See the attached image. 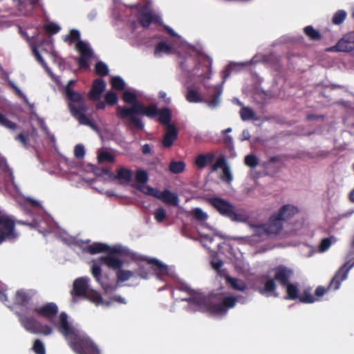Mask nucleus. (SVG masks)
Wrapping results in <instances>:
<instances>
[{
    "mask_svg": "<svg viewBox=\"0 0 354 354\" xmlns=\"http://www.w3.org/2000/svg\"><path fill=\"white\" fill-rule=\"evenodd\" d=\"M225 166H228L226 163V160L224 156H221L216 159V162L211 165V171H216L220 168H224Z\"/></svg>",
    "mask_w": 354,
    "mask_h": 354,
    "instance_id": "45",
    "label": "nucleus"
},
{
    "mask_svg": "<svg viewBox=\"0 0 354 354\" xmlns=\"http://www.w3.org/2000/svg\"><path fill=\"white\" fill-rule=\"evenodd\" d=\"M97 159L100 162H114L115 160L113 153L104 149L97 151Z\"/></svg>",
    "mask_w": 354,
    "mask_h": 354,
    "instance_id": "33",
    "label": "nucleus"
},
{
    "mask_svg": "<svg viewBox=\"0 0 354 354\" xmlns=\"http://www.w3.org/2000/svg\"><path fill=\"white\" fill-rule=\"evenodd\" d=\"M35 312L56 326L68 341L71 347L76 353L100 354L98 348L86 334L68 322L66 313H62L59 316L58 322H56L58 308L55 303H48L41 308L28 309L26 313H19L20 322L26 330L44 335H48L53 333V329L50 326H41L35 318L28 317Z\"/></svg>",
    "mask_w": 354,
    "mask_h": 354,
    "instance_id": "2",
    "label": "nucleus"
},
{
    "mask_svg": "<svg viewBox=\"0 0 354 354\" xmlns=\"http://www.w3.org/2000/svg\"><path fill=\"white\" fill-rule=\"evenodd\" d=\"M178 136L177 129L174 124H168L163 138L162 145L165 147H170L176 140Z\"/></svg>",
    "mask_w": 354,
    "mask_h": 354,
    "instance_id": "24",
    "label": "nucleus"
},
{
    "mask_svg": "<svg viewBox=\"0 0 354 354\" xmlns=\"http://www.w3.org/2000/svg\"><path fill=\"white\" fill-rule=\"evenodd\" d=\"M159 121L166 125V127L168 124H171L170 123V120L171 118V113L169 109H162L159 113Z\"/></svg>",
    "mask_w": 354,
    "mask_h": 354,
    "instance_id": "38",
    "label": "nucleus"
},
{
    "mask_svg": "<svg viewBox=\"0 0 354 354\" xmlns=\"http://www.w3.org/2000/svg\"><path fill=\"white\" fill-rule=\"evenodd\" d=\"M19 30L20 33L24 38L26 39L29 45L30 46L33 55H35L37 60L45 68L46 71L48 73L50 77L57 84H60L61 82L59 77L54 76L50 68L47 66L46 62L44 61V59H43L37 49L38 46H43V50L50 54L54 62L57 64L59 66H61L63 64V59L59 56V53L55 50L53 39H39V31L37 28L34 30V32L32 33V35L30 37H29L27 32L23 30L21 28H19Z\"/></svg>",
    "mask_w": 354,
    "mask_h": 354,
    "instance_id": "5",
    "label": "nucleus"
},
{
    "mask_svg": "<svg viewBox=\"0 0 354 354\" xmlns=\"http://www.w3.org/2000/svg\"><path fill=\"white\" fill-rule=\"evenodd\" d=\"M185 164L183 161H172L169 165L171 172L174 174H179L185 170Z\"/></svg>",
    "mask_w": 354,
    "mask_h": 354,
    "instance_id": "41",
    "label": "nucleus"
},
{
    "mask_svg": "<svg viewBox=\"0 0 354 354\" xmlns=\"http://www.w3.org/2000/svg\"><path fill=\"white\" fill-rule=\"evenodd\" d=\"M0 125L5 127L6 128L11 130L16 129L17 125L15 122L9 120L3 114L0 113Z\"/></svg>",
    "mask_w": 354,
    "mask_h": 354,
    "instance_id": "46",
    "label": "nucleus"
},
{
    "mask_svg": "<svg viewBox=\"0 0 354 354\" xmlns=\"http://www.w3.org/2000/svg\"><path fill=\"white\" fill-rule=\"evenodd\" d=\"M132 259L139 263L147 262L150 269L153 271L158 279L162 280L165 276L174 277V272L171 268L156 259H149L138 254H133Z\"/></svg>",
    "mask_w": 354,
    "mask_h": 354,
    "instance_id": "14",
    "label": "nucleus"
},
{
    "mask_svg": "<svg viewBox=\"0 0 354 354\" xmlns=\"http://www.w3.org/2000/svg\"><path fill=\"white\" fill-rule=\"evenodd\" d=\"M90 279L87 277H82L76 279L73 283L72 295L83 296L97 306L104 305L105 302L99 292L90 287ZM109 305V303H106Z\"/></svg>",
    "mask_w": 354,
    "mask_h": 354,
    "instance_id": "9",
    "label": "nucleus"
},
{
    "mask_svg": "<svg viewBox=\"0 0 354 354\" xmlns=\"http://www.w3.org/2000/svg\"><path fill=\"white\" fill-rule=\"evenodd\" d=\"M136 187L142 193L156 198L157 197L159 191L158 189H155L147 185H145V183L142 185H136Z\"/></svg>",
    "mask_w": 354,
    "mask_h": 354,
    "instance_id": "37",
    "label": "nucleus"
},
{
    "mask_svg": "<svg viewBox=\"0 0 354 354\" xmlns=\"http://www.w3.org/2000/svg\"><path fill=\"white\" fill-rule=\"evenodd\" d=\"M106 84L102 79H97L93 83V86L89 92V97L95 100L101 97L102 93L106 89Z\"/></svg>",
    "mask_w": 354,
    "mask_h": 354,
    "instance_id": "22",
    "label": "nucleus"
},
{
    "mask_svg": "<svg viewBox=\"0 0 354 354\" xmlns=\"http://www.w3.org/2000/svg\"><path fill=\"white\" fill-rule=\"evenodd\" d=\"M37 121H38V123H39L40 127L41 128L43 131L45 133L46 137L50 140V141L51 142L53 145L55 147V144H56L55 137L49 131V129H48V127H47V125H46V124L45 122L44 119H43L41 118H39L37 115Z\"/></svg>",
    "mask_w": 354,
    "mask_h": 354,
    "instance_id": "34",
    "label": "nucleus"
},
{
    "mask_svg": "<svg viewBox=\"0 0 354 354\" xmlns=\"http://www.w3.org/2000/svg\"><path fill=\"white\" fill-rule=\"evenodd\" d=\"M176 50L174 44L169 45L165 42H159L154 50V55L156 57H161L163 54H172Z\"/></svg>",
    "mask_w": 354,
    "mask_h": 354,
    "instance_id": "29",
    "label": "nucleus"
},
{
    "mask_svg": "<svg viewBox=\"0 0 354 354\" xmlns=\"http://www.w3.org/2000/svg\"><path fill=\"white\" fill-rule=\"evenodd\" d=\"M208 202L222 216L228 218L232 221L245 223L250 218V216L244 209L236 210L234 205L227 200L219 197H212L208 198Z\"/></svg>",
    "mask_w": 354,
    "mask_h": 354,
    "instance_id": "8",
    "label": "nucleus"
},
{
    "mask_svg": "<svg viewBox=\"0 0 354 354\" xmlns=\"http://www.w3.org/2000/svg\"><path fill=\"white\" fill-rule=\"evenodd\" d=\"M75 80H70L65 88V92L67 97L71 101L68 104L71 112L73 116L79 122L80 124L90 127L92 129L96 131L100 136H102L99 129L97 125L93 123L85 112L88 109V106L82 95L73 89L71 86L75 84Z\"/></svg>",
    "mask_w": 354,
    "mask_h": 354,
    "instance_id": "6",
    "label": "nucleus"
},
{
    "mask_svg": "<svg viewBox=\"0 0 354 354\" xmlns=\"http://www.w3.org/2000/svg\"><path fill=\"white\" fill-rule=\"evenodd\" d=\"M104 301L105 303H108V302L109 303V305H106V304H104L103 306H110L114 301H117V302L120 303V304H125L126 303L125 299L123 297H122L121 296H115V297H112L110 299V301H106V300L104 299Z\"/></svg>",
    "mask_w": 354,
    "mask_h": 354,
    "instance_id": "61",
    "label": "nucleus"
},
{
    "mask_svg": "<svg viewBox=\"0 0 354 354\" xmlns=\"http://www.w3.org/2000/svg\"><path fill=\"white\" fill-rule=\"evenodd\" d=\"M250 226L253 230V234L251 236L239 239L252 245L266 239L269 235L279 234L283 230V222L274 213L270 216L266 223L261 225L250 224Z\"/></svg>",
    "mask_w": 354,
    "mask_h": 354,
    "instance_id": "7",
    "label": "nucleus"
},
{
    "mask_svg": "<svg viewBox=\"0 0 354 354\" xmlns=\"http://www.w3.org/2000/svg\"><path fill=\"white\" fill-rule=\"evenodd\" d=\"M201 236L202 238L201 243H203V246L208 248L209 246L207 245V242L212 243L213 241V238L208 234H201Z\"/></svg>",
    "mask_w": 354,
    "mask_h": 354,
    "instance_id": "63",
    "label": "nucleus"
},
{
    "mask_svg": "<svg viewBox=\"0 0 354 354\" xmlns=\"http://www.w3.org/2000/svg\"><path fill=\"white\" fill-rule=\"evenodd\" d=\"M19 203L28 214H32L36 212H38V214L33 218L32 223H30V225L44 236H46L47 234H53L66 244L78 245L84 251L91 254L108 252L106 255L101 257L97 261L93 263L91 273L106 293L111 292L116 289L117 286L114 281H111L108 276L102 274L100 266L105 265L111 269L119 270L122 267L123 261L118 258V254L125 253L132 258V254H136L135 252H129V250L121 245H115L111 248L107 244L99 242L84 247L83 245L88 243L89 240L83 242L75 239L68 235L65 231L61 230L48 215H40V213L42 212V207L40 202L28 197L24 198L22 201H19Z\"/></svg>",
    "mask_w": 354,
    "mask_h": 354,
    "instance_id": "1",
    "label": "nucleus"
},
{
    "mask_svg": "<svg viewBox=\"0 0 354 354\" xmlns=\"http://www.w3.org/2000/svg\"><path fill=\"white\" fill-rule=\"evenodd\" d=\"M29 5L26 4L22 0H0V5L9 6L5 10L10 12L15 16L30 15L36 6H41L40 0H28Z\"/></svg>",
    "mask_w": 354,
    "mask_h": 354,
    "instance_id": "12",
    "label": "nucleus"
},
{
    "mask_svg": "<svg viewBox=\"0 0 354 354\" xmlns=\"http://www.w3.org/2000/svg\"><path fill=\"white\" fill-rule=\"evenodd\" d=\"M292 271L283 266H279L276 269L274 279L281 283L284 286L288 283V279L292 275Z\"/></svg>",
    "mask_w": 354,
    "mask_h": 354,
    "instance_id": "28",
    "label": "nucleus"
},
{
    "mask_svg": "<svg viewBox=\"0 0 354 354\" xmlns=\"http://www.w3.org/2000/svg\"><path fill=\"white\" fill-rule=\"evenodd\" d=\"M354 255L353 252L351 250L348 255V260L336 272L335 275L331 280L327 288L319 286L315 290V295L317 297L323 296L328 290L332 289L334 290H337L341 285V283L346 280L350 270L354 266V261H353L352 256Z\"/></svg>",
    "mask_w": 354,
    "mask_h": 354,
    "instance_id": "10",
    "label": "nucleus"
},
{
    "mask_svg": "<svg viewBox=\"0 0 354 354\" xmlns=\"http://www.w3.org/2000/svg\"><path fill=\"white\" fill-rule=\"evenodd\" d=\"M18 237L15 231V223L12 218L0 209V244L3 241H13Z\"/></svg>",
    "mask_w": 354,
    "mask_h": 354,
    "instance_id": "15",
    "label": "nucleus"
},
{
    "mask_svg": "<svg viewBox=\"0 0 354 354\" xmlns=\"http://www.w3.org/2000/svg\"><path fill=\"white\" fill-rule=\"evenodd\" d=\"M154 218L159 223L163 221L166 218V211L162 207L158 208L154 212Z\"/></svg>",
    "mask_w": 354,
    "mask_h": 354,
    "instance_id": "56",
    "label": "nucleus"
},
{
    "mask_svg": "<svg viewBox=\"0 0 354 354\" xmlns=\"http://www.w3.org/2000/svg\"><path fill=\"white\" fill-rule=\"evenodd\" d=\"M32 349L36 354H46L44 344L39 339L35 341Z\"/></svg>",
    "mask_w": 354,
    "mask_h": 354,
    "instance_id": "52",
    "label": "nucleus"
},
{
    "mask_svg": "<svg viewBox=\"0 0 354 354\" xmlns=\"http://www.w3.org/2000/svg\"><path fill=\"white\" fill-rule=\"evenodd\" d=\"M44 29L46 32L55 34L60 30V27L57 24L49 23L44 26Z\"/></svg>",
    "mask_w": 354,
    "mask_h": 354,
    "instance_id": "57",
    "label": "nucleus"
},
{
    "mask_svg": "<svg viewBox=\"0 0 354 354\" xmlns=\"http://www.w3.org/2000/svg\"><path fill=\"white\" fill-rule=\"evenodd\" d=\"M222 179L228 183H230L233 180L232 174L229 166H225L223 169Z\"/></svg>",
    "mask_w": 354,
    "mask_h": 354,
    "instance_id": "55",
    "label": "nucleus"
},
{
    "mask_svg": "<svg viewBox=\"0 0 354 354\" xmlns=\"http://www.w3.org/2000/svg\"><path fill=\"white\" fill-rule=\"evenodd\" d=\"M347 13L345 10H339L334 14L332 19V22L335 25H339L344 22Z\"/></svg>",
    "mask_w": 354,
    "mask_h": 354,
    "instance_id": "42",
    "label": "nucleus"
},
{
    "mask_svg": "<svg viewBox=\"0 0 354 354\" xmlns=\"http://www.w3.org/2000/svg\"><path fill=\"white\" fill-rule=\"evenodd\" d=\"M156 198L165 203L174 206L178 205L179 199L178 195L169 190L158 191Z\"/></svg>",
    "mask_w": 354,
    "mask_h": 354,
    "instance_id": "23",
    "label": "nucleus"
},
{
    "mask_svg": "<svg viewBox=\"0 0 354 354\" xmlns=\"http://www.w3.org/2000/svg\"><path fill=\"white\" fill-rule=\"evenodd\" d=\"M258 158L253 154H249L245 158V164L251 168L256 167L258 165Z\"/></svg>",
    "mask_w": 354,
    "mask_h": 354,
    "instance_id": "48",
    "label": "nucleus"
},
{
    "mask_svg": "<svg viewBox=\"0 0 354 354\" xmlns=\"http://www.w3.org/2000/svg\"><path fill=\"white\" fill-rule=\"evenodd\" d=\"M238 64H239L231 63L226 68H225L223 71V72L221 73L222 78H223V81L221 82V85H217V86H214V90L215 93L212 95V100H210L207 102L208 106L209 107L214 109V108L216 107L219 104V103H220V97H221V95L222 94V92H223V84H224V82H225L227 78L230 75L231 73L234 71L235 68L236 67V66Z\"/></svg>",
    "mask_w": 354,
    "mask_h": 354,
    "instance_id": "18",
    "label": "nucleus"
},
{
    "mask_svg": "<svg viewBox=\"0 0 354 354\" xmlns=\"http://www.w3.org/2000/svg\"><path fill=\"white\" fill-rule=\"evenodd\" d=\"M138 18L144 28H147L153 23H161L160 15L153 10L150 3H147L139 9Z\"/></svg>",
    "mask_w": 354,
    "mask_h": 354,
    "instance_id": "16",
    "label": "nucleus"
},
{
    "mask_svg": "<svg viewBox=\"0 0 354 354\" xmlns=\"http://www.w3.org/2000/svg\"><path fill=\"white\" fill-rule=\"evenodd\" d=\"M211 263H212V268L217 271H218L223 266V261H221L220 259H218L216 258H214L212 260Z\"/></svg>",
    "mask_w": 354,
    "mask_h": 354,
    "instance_id": "62",
    "label": "nucleus"
},
{
    "mask_svg": "<svg viewBox=\"0 0 354 354\" xmlns=\"http://www.w3.org/2000/svg\"><path fill=\"white\" fill-rule=\"evenodd\" d=\"M139 96V92L133 88L124 91L122 96L123 100L132 106L131 107L118 106L116 112L118 118L129 120V125H133L138 129L142 130L145 126L138 115L154 117L158 114V109L153 104L145 106L138 100Z\"/></svg>",
    "mask_w": 354,
    "mask_h": 354,
    "instance_id": "4",
    "label": "nucleus"
},
{
    "mask_svg": "<svg viewBox=\"0 0 354 354\" xmlns=\"http://www.w3.org/2000/svg\"><path fill=\"white\" fill-rule=\"evenodd\" d=\"M74 153L76 158H82L85 154V149L83 145H77L74 149Z\"/></svg>",
    "mask_w": 354,
    "mask_h": 354,
    "instance_id": "58",
    "label": "nucleus"
},
{
    "mask_svg": "<svg viewBox=\"0 0 354 354\" xmlns=\"http://www.w3.org/2000/svg\"><path fill=\"white\" fill-rule=\"evenodd\" d=\"M134 274V272L130 270H125L119 269L117 273L118 281L124 282L129 280Z\"/></svg>",
    "mask_w": 354,
    "mask_h": 354,
    "instance_id": "43",
    "label": "nucleus"
},
{
    "mask_svg": "<svg viewBox=\"0 0 354 354\" xmlns=\"http://www.w3.org/2000/svg\"><path fill=\"white\" fill-rule=\"evenodd\" d=\"M32 294L30 291L20 290H18L15 295V304L21 308H24V310H21L20 312H17V314L19 315V313H26L29 309L27 308V305L29 301L32 298Z\"/></svg>",
    "mask_w": 354,
    "mask_h": 354,
    "instance_id": "21",
    "label": "nucleus"
},
{
    "mask_svg": "<svg viewBox=\"0 0 354 354\" xmlns=\"http://www.w3.org/2000/svg\"><path fill=\"white\" fill-rule=\"evenodd\" d=\"M95 71L100 75H106L109 72L108 66L104 62H99L95 65Z\"/></svg>",
    "mask_w": 354,
    "mask_h": 354,
    "instance_id": "51",
    "label": "nucleus"
},
{
    "mask_svg": "<svg viewBox=\"0 0 354 354\" xmlns=\"http://www.w3.org/2000/svg\"><path fill=\"white\" fill-rule=\"evenodd\" d=\"M111 84L113 89L118 91H123L126 86L125 82L119 76L112 77L111 80Z\"/></svg>",
    "mask_w": 354,
    "mask_h": 354,
    "instance_id": "39",
    "label": "nucleus"
},
{
    "mask_svg": "<svg viewBox=\"0 0 354 354\" xmlns=\"http://www.w3.org/2000/svg\"><path fill=\"white\" fill-rule=\"evenodd\" d=\"M165 28L171 36L176 37V40L173 44L175 45L176 47V50L174 51V53H175L176 52H177V53H179V51H177L178 47H182L183 49L186 50L194 49V47L188 44L185 41H184L182 39V37L176 33L171 28L167 26H165Z\"/></svg>",
    "mask_w": 354,
    "mask_h": 354,
    "instance_id": "26",
    "label": "nucleus"
},
{
    "mask_svg": "<svg viewBox=\"0 0 354 354\" xmlns=\"http://www.w3.org/2000/svg\"><path fill=\"white\" fill-rule=\"evenodd\" d=\"M240 115L243 121L250 120H257V118L254 111L249 107L243 106L240 111Z\"/></svg>",
    "mask_w": 354,
    "mask_h": 354,
    "instance_id": "35",
    "label": "nucleus"
},
{
    "mask_svg": "<svg viewBox=\"0 0 354 354\" xmlns=\"http://www.w3.org/2000/svg\"><path fill=\"white\" fill-rule=\"evenodd\" d=\"M11 85L12 88L15 90V91L18 93V95L23 97L27 104H29L27 97L22 93V91L14 84H12Z\"/></svg>",
    "mask_w": 354,
    "mask_h": 354,
    "instance_id": "64",
    "label": "nucleus"
},
{
    "mask_svg": "<svg viewBox=\"0 0 354 354\" xmlns=\"http://www.w3.org/2000/svg\"><path fill=\"white\" fill-rule=\"evenodd\" d=\"M80 34L77 30H72L70 33L66 35L65 41L73 42L77 40L76 49L79 52L80 57L79 58V66L82 68L88 67V61L93 56V50L88 43L80 40Z\"/></svg>",
    "mask_w": 354,
    "mask_h": 354,
    "instance_id": "11",
    "label": "nucleus"
},
{
    "mask_svg": "<svg viewBox=\"0 0 354 354\" xmlns=\"http://www.w3.org/2000/svg\"><path fill=\"white\" fill-rule=\"evenodd\" d=\"M214 153H201L197 156L195 160V164L199 169H203L206 166L212 164L214 160Z\"/></svg>",
    "mask_w": 354,
    "mask_h": 354,
    "instance_id": "25",
    "label": "nucleus"
},
{
    "mask_svg": "<svg viewBox=\"0 0 354 354\" xmlns=\"http://www.w3.org/2000/svg\"><path fill=\"white\" fill-rule=\"evenodd\" d=\"M136 274L142 279H147L149 277L150 272L149 268L142 264H139V268L136 271Z\"/></svg>",
    "mask_w": 354,
    "mask_h": 354,
    "instance_id": "54",
    "label": "nucleus"
},
{
    "mask_svg": "<svg viewBox=\"0 0 354 354\" xmlns=\"http://www.w3.org/2000/svg\"><path fill=\"white\" fill-rule=\"evenodd\" d=\"M137 185H142L148 181V174L144 170H138L135 174Z\"/></svg>",
    "mask_w": 354,
    "mask_h": 354,
    "instance_id": "44",
    "label": "nucleus"
},
{
    "mask_svg": "<svg viewBox=\"0 0 354 354\" xmlns=\"http://www.w3.org/2000/svg\"><path fill=\"white\" fill-rule=\"evenodd\" d=\"M354 50V31L345 34L336 45L327 49L328 51L351 52Z\"/></svg>",
    "mask_w": 354,
    "mask_h": 354,
    "instance_id": "19",
    "label": "nucleus"
},
{
    "mask_svg": "<svg viewBox=\"0 0 354 354\" xmlns=\"http://www.w3.org/2000/svg\"><path fill=\"white\" fill-rule=\"evenodd\" d=\"M286 288L288 297L291 299H295L298 297L299 289L297 285L294 283H288L284 286Z\"/></svg>",
    "mask_w": 354,
    "mask_h": 354,
    "instance_id": "40",
    "label": "nucleus"
},
{
    "mask_svg": "<svg viewBox=\"0 0 354 354\" xmlns=\"http://www.w3.org/2000/svg\"><path fill=\"white\" fill-rule=\"evenodd\" d=\"M225 279L227 283L234 290L243 291L247 288L245 283L241 279L229 276H227Z\"/></svg>",
    "mask_w": 354,
    "mask_h": 354,
    "instance_id": "32",
    "label": "nucleus"
},
{
    "mask_svg": "<svg viewBox=\"0 0 354 354\" xmlns=\"http://www.w3.org/2000/svg\"><path fill=\"white\" fill-rule=\"evenodd\" d=\"M105 100L108 104L114 105L118 103V97L113 91H108L105 95Z\"/></svg>",
    "mask_w": 354,
    "mask_h": 354,
    "instance_id": "53",
    "label": "nucleus"
},
{
    "mask_svg": "<svg viewBox=\"0 0 354 354\" xmlns=\"http://www.w3.org/2000/svg\"><path fill=\"white\" fill-rule=\"evenodd\" d=\"M61 165L62 168L66 167L65 171L68 173L70 180L79 183L82 180H86L84 169L75 161L66 159L62 162Z\"/></svg>",
    "mask_w": 354,
    "mask_h": 354,
    "instance_id": "17",
    "label": "nucleus"
},
{
    "mask_svg": "<svg viewBox=\"0 0 354 354\" xmlns=\"http://www.w3.org/2000/svg\"><path fill=\"white\" fill-rule=\"evenodd\" d=\"M337 239L331 236L330 237L324 238L322 240L319 245V252H324L329 249V248L336 243Z\"/></svg>",
    "mask_w": 354,
    "mask_h": 354,
    "instance_id": "36",
    "label": "nucleus"
},
{
    "mask_svg": "<svg viewBox=\"0 0 354 354\" xmlns=\"http://www.w3.org/2000/svg\"><path fill=\"white\" fill-rule=\"evenodd\" d=\"M274 214L283 223L288 222L299 214V209L293 205L287 204L281 206Z\"/></svg>",
    "mask_w": 354,
    "mask_h": 354,
    "instance_id": "20",
    "label": "nucleus"
},
{
    "mask_svg": "<svg viewBox=\"0 0 354 354\" xmlns=\"http://www.w3.org/2000/svg\"><path fill=\"white\" fill-rule=\"evenodd\" d=\"M304 32L307 36L313 40H317L320 38L319 32L313 28V26H308L304 28Z\"/></svg>",
    "mask_w": 354,
    "mask_h": 354,
    "instance_id": "50",
    "label": "nucleus"
},
{
    "mask_svg": "<svg viewBox=\"0 0 354 354\" xmlns=\"http://www.w3.org/2000/svg\"><path fill=\"white\" fill-rule=\"evenodd\" d=\"M109 138L115 140L119 144H121L123 142V137L118 130H115L113 133H111L109 136Z\"/></svg>",
    "mask_w": 354,
    "mask_h": 354,
    "instance_id": "59",
    "label": "nucleus"
},
{
    "mask_svg": "<svg viewBox=\"0 0 354 354\" xmlns=\"http://www.w3.org/2000/svg\"><path fill=\"white\" fill-rule=\"evenodd\" d=\"M275 288L276 285L274 279H268L265 282L263 288L259 289V292L268 297H277L278 295L274 292Z\"/></svg>",
    "mask_w": 354,
    "mask_h": 354,
    "instance_id": "31",
    "label": "nucleus"
},
{
    "mask_svg": "<svg viewBox=\"0 0 354 354\" xmlns=\"http://www.w3.org/2000/svg\"><path fill=\"white\" fill-rule=\"evenodd\" d=\"M185 98L190 103H198L203 102V97H201L199 91L192 86L187 87Z\"/></svg>",
    "mask_w": 354,
    "mask_h": 354,
    "instance_id": "30",
    "label": "nucleus"
},
{
    "mask_svg": "<svg viewBox=\"0 0 354 354\" xmlns=\"http://www.w3.org/2000/svg\"><path fill=\"white\" fill-rule=\"evenodd\" d=\"M176 290L183 291L188 294V297L178 298L188 302L187 310L190 312L203 311L215 316L225 315L229 309L234 307L239 301L244 304L246 300L241 297L227 292L210 294L206 297L203 293L192 290L187 284H180Z\"/></svg>",
    "mask_w": 354,
    "mask_h": 354,
    "instance_id": "3",
    "label": "nucleus"
},
{
    "mask_svg": "<svg viewBox=\"0 0 354 354\" xmlns=\"http://www.w3.org/2000/svg\"><path fill=\"white\" fill-rule=\"evenodd\" d=\"M299 300L304 303H313L316 301L314 296L308 293H305L304 295L300 297Z\"/></svg>",
    "mask_w": 354,
    "mask_h": 354,
    "instance_id": "60",
    "label": "nucleus"
},
{
    "mask_svg": "<svg viewBox=\"0 0 354 354\" xmlns=\"http://www.w3.org/2000/svg\"><path fill=\"white\" fill-rule=\"evenodd\" d=\"M212 59L205 55H199L196 66L190 73V77H198L204 86L209 89L207 81L212 75Z\"/></svg>",
    "mask_w": 354,
    "mask_h": 354,
    "instance_id": "13",
    "label": "nucleus"
},
{
    "mask_svg": "<svg viewBox=\"0 0 354 354\" xmlns=\"http://www.w3.org/2000/svg\"><path fill=\"white\" fill-rule=\"evenodd\" d=\"M192 214L194 218L199 221H205L207 218V214L201 208H195L192 210Z\"/></svg>",
    "mask_w": 354,
    "mask_h": 354,
    "instance_id": "49",
    "label": "nucleus"
},
{
    "mask_svg": "<svg viewBox=\"0 0 354 354\" xmlns=\"http://www.w3.org/2000/svg\"><path fill=\"white\" fill-rule=\"evenodd\" d=\"M0 167L1 169L4 171H8L9 174V176L10 177V180L12 182L13 185L16 189H18L17 186L15 184L14 182V176L12 171L9 168L6 160L3 158H0Z\"/></svg>",
    "mask_w": 354,
    "mask_h": 354,
    "instance_id": "47",
    "label": "nucleus"
},
{
    "mask_svg": "<svg viewBox=\"0 0 354 354\" xmlns=\"http://www.w3.org/2000/svg\"><path fill=\"white\" fill-rule=\"evenodd\" d=\"M132 177L133 173L131 170L125 167H121L118 170L114 178L122 185H127L131 182Z\"/></svg>",
    "mask_w": 354,
    "mask_h": 354,
    "instance_id": "27",
    "label": "nucleus"
}]
</instances>
